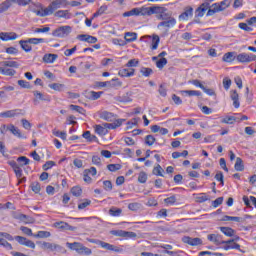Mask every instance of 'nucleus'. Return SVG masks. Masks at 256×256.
<instances>
[{"mask_svg": "<svg viewBox=\"0 0 256 256\" xmlns=\"http://www.w3.org/2000/svg\"><path fill=\"white\" fill-rule=\"evenodd\" d=\"M66 247L71 249V251H76L79 255H91V253H93L91 248L85 247L79 242H67Z\"/></svg>", "mask_w": 256, "mask_h": 256, "instance_id": "obj_1", "label": "nucleus"}, {"mask_svg": "<svg viewBox=\"0 0 256 256\" xmlns=\"http://www.w3.org/2000/svg\"><path fill=\"white\" fill-rule=\"evenodd\" d=\"M154 15H156V18L158 19V21H169L171 19H175L171 15V13H169L167 8L161 7V6H155Z\"/></svg>", "mask_w": 256, "mask_h": 256, "instance_id": "obj_2", "label": "nucleus"}, {"mask_svg": "<svg viewBox=\"0 0 256 256\" xmlns=\"http://www.w3.org/2000/svg\"><path fill=\"white\" fill-rule=\"evenodd\" d=\"M67 5H69L67 0H52L46 9L50 15H53L57 9H61V7H67Z\"/></svg>", "mask_w": 256, "mask_h": 256, "instance_id": "obj_3", "label": "nucleus"}, {"mask_svg": "<svg viewBox=\"0 0 256 256\" xmlns=\"http://www.w3.org/2000/svg\"><path fill=\"white\" fill-rule=\"evenodd\" d=\"M175 25H177V20L175 18H170V20H162L158 23L157 29L163 33H169V29H173Z\"/></svg>", "mask_w": 256, "mask_h": 256, "instance_id": "obj_4", "label": "nucleus"}, {"mask_svg": "<svg viewBox=\"0 0 256 256\" xmlns=\"http://www.w3.org/2000/svg\"><path fill=\"white\" fill-rule=\"evenodd\" d=\"M71 31H73L71 26H60L52 32V35L53 37H58L60 39H63L65 37H69V35L71 34Z\"/></svg>", "mask_w": 256, "mask_h": 256, "instance_id": "obj_5", "label": "nucleus"}, {"mask_svg": "<svg viewBox=\"0 0 256 256\" xmlns=\"http://www.w3.org/2000/svg\"><path fill=\"white\" fill-rule=\"evenodd\" d=\"M42 249H48L53 253H67V250L63 246L51 242H43Z\"/></svg>", "mask_w": 256, "mask_h": 256, "instance_id": "obj_6", "label": "nucleus"}, {"mask_svg": "<svg viewBox=\"0 0 256 256\" xmlns=\"http://www.w3.org/2000/svg\"><path fill=\"white\" fill-rule=\"evenodd\" d=\"M2 128L3 129H1V133H5V129H6V131H10L12 135H14L15 137H18V139H25V136L21 134V130H19V128L15 127V125L13 124H10L8 126L3 125Z\"/></svg>", "mask_w": 256, "mask_h": 256, "instance_id": "obj_7", "label": "nucleus"}, {"mask_svg": "<svg viewBox=\"0 0 256 256\" xmlns=\"http://www.w3.org/2000/svg\"><path fill=\"white\" fill-rule=\"evenodd\" d=\"M238 63H251L256 61V55L253 53H240L236 57Z\"/></svg>", "mask_w": 256, "mask_h": 256, "instance_id": "obj_8", "label": "nucleus"}, {"mask_svg": "<svg viewBox=\"0 0 256 256\" xmlns=\"http://www.w3.org/2000/svg\"><path fill=\"white\" fill-rule=\"evenodd\" d=\"M15 241L19 243V245H24L25 247H30V249H35V242L23 237V236H15Z\"/></svg>", "mask_w": 256, "mask_h": 256, "instance_id": "obj_9", "label": "nucleus"}, {"mask_svg": "<svg viewBox=\"0 0 256 256\" xmlns=\"http://www.w3.org/2000/svg\"><path fill=\"white\" fill-rule=\"evenodd\" d=\"M155 7L156 6H152V7L142 6L138 8L139 17H145V16L149 17L151 15H155Z\"/></svg>", "mask_w": 256, "mask_h": 256, "instance_id": "obj_10", "label": "nucleus"}, {"mask_svg": "<svg viewBox=\"0 0 256 256\" xmlns=\"http://www.w3.org/2000/svg\"><path fill=\"white\" fill-rule=\"evenodd\" d=\"M112 235H116V237H125L126 239H135V237H137V233L125 230L113 231Z\"/></svg>", "mask_w": 256, "mask_h": 256, "instance_id": "obj_11", "label": "nucleus"}, {"mask_svg": "<svg viewBox=\"0 0 256 256\" xmlns=\"http://www.w3.org/2000/svg\"><path fill=\"white\" fill-rule=\"evenodd\" d=\"M182 242L192 247H197V245H203V240L201 238H191L189 236H184Z\"/></svg>", "mask_w": 256, "mask_h": 256, "instance_id": "obj_12", "label": "nucleus"}, {"mask_svg": "<svg viewBox=\"0 0 256 256\" xmlns=\"http://www.w3.org/2000/svg\"><path fill=\"white\" fill-rule=\"evenodd\" d=\"M98 245H100L102 249H106V251H114V253H121V249L113 244H109L103 241H98Z\"/></svg>", "mask_w": 256, "mask_h": 256, "instance_id": "obj_13", "label": "nucleus"}, {"mask_svg": "<svg viewBox=\"0 0 256 256\" xmlns=\"http://www.w3.org/2000/svg\"><path fill=\"white\" fill-rule=\"evenodd\" d=\"M189 17H193V7L187 6L184 12L179 15V21H189Z\"/></svg>", "mask_w": 256, "mask_h": 256, "instance_id": "obj_14", "label": "nucleus"}, {"mask_svg": "<svg viewBox=\"0 0 256 256\" xmlns=\"http://www.w3.org/2000/svg\"><path fill=\"white\" fill-rule=\"evenodd\" d=\"M100 119H103L104 121L113 122L115 119H117V116L113 114V112L109 111H101L99 113Z\"/></svg>", "mask_w": 256, "mask_h": 256, "instance_id": "obj_15", "label": "nucleus"}, {"mask_svg": "<svg viewBox=\"0 0 256 256\" xmlns=\"http://www.w3.org/2000/svg\"><path fill=\"white\" fill-rule=\"evenodd\" d=\"M19 35L15 32H1L0 33V39L2 41H15Z\"/></svg>", "mask_w": 256, "mask_h": 256, "instance_id": "obj_16", "label": "nucleus"}, {"mask_svg": "<svg viewBox=\"0 0 256 256\" xmlns=\"http://www.w3.org/2000/svg\"><path fill=\"white\" fill-rule=\"evenodd\" d=\"M209 9V3H202L195 11V19L203 17Z\"/></svg>", "mask_w": 256, "mask_h": 256, "instance_id": "obj_17", "label": "nucleus"}, {"mask_svg": "<svg viewBox=\"0 0 256 256\" xmlns=\"http://www.w3.org/2000/svg\"><path fill=\"white\" fill-rule=\"evenodd\" d=\"M233 0H223L220 3H214L213 7H216L218 9V12L221 13V11H225V9H228L231 5V2Z\"/></svg>", "mask_w": 256, "mask_h": 256, "instance_id": "obj_18", "label": "nucleus"}, {"mask_svg": "<svg viewBox=\"0 0 256 256\" xmlns=\"http://www.w3.org/2000/svg\"><path fill=\"white\" fill-rule=\"evenodd\" d=\"M17 115H21V110L20 109H15V110H7L5 112L0 113V117L4 119H8L11 117H17Z\"/></svg>", "mask_w": 256, "mask_h": 256, "instance_id": "obj_19", "label": "nucleus"}, {"mask_svg": "<svg viewBox=\"0 0 256 256\" xmlns=\"http://www.w3.org/2000/svg\"><path fill=\"white\" fill-rule=\"evenodd\" d=\"M33 95L35 97L33 100L34 105H39V101H51L48 96H44L43 93L39 91H34Z\"/></svg>", "mask_w": 256, "mask_h": 256, "instance_id": "obj_20", "label": "nucleus"}, {"mask_svg": "<svg viewBox=\"0 0 256 256\" xmlns=\"http://www.w3.org/2000/svg\"><path fill=\"white\" fill-rule=\"evenodd\" d=\"M54 17H57L58 19H71L73 14H71L69 10H58L54 13Z\"/></svg>", "mask_w": 256, "mask_h": 256, "instance_id": "obj_21", "label": "nucleus"}, {"mask_svg": "<svg viewBox=\"0 0 256 256\" xmlns=\"http://www.w3.org/2000/svg\"><path fill=\"white\" fill-rule=\"evenodd\" d=\"M77 39L79 41H84L85 43H96L97 42V37L95 36H91V35H87V34H80L77 36Z\"/></svg>", "mask_w": 256, "mask_h": 256, "instance_id": "obj_22", "label": "nucleus"}, {"mask_svg": "<svg viewBox=\"0 0 256 256\" xmlns=\"http://www.w3.org/2000/svg\"><path fill=\"white\" fill-rule=\"evenodd\" d=\"M125 123V119H117L114 120V123H104V127L106 129H117L118 127H121Z\"/></svg>", "mask_w": 256, "mask_h": 256, "instance_id": "obj_23", "label": "nucleus"}, {"mask_svg": "<svg viewBox=\"0 0 256 256\" xmlns=\"http://www.w3.org/2000/svg\"><path fill=\"white\" fill-rule=\"evenodd\" d=\"M9 165L12 166V169H13L17 179H21V177H23V169H21L19 164H17V162H15V161H12V162H9Z\"/></svg>", "mask_w": 256, "mask_h": 256, "instance_id": "obj_24", "label": "nucleus"}, {"mask_svg": "<svg viewBox=\"0 0 256 256\" xmlns=\"http://www.w3.org/2000/svg\"><path fill=\"white\" fill-rule=\"evenodd\" d=\"M55 227H57V229H61L62 231H75V227L69 225V223L66 222H56Z\"/></svg>", "mask_w": 256, "mask_h": 256, "instance_id": "obj_25", "label": "nucleus"}, {"mask_svg": "<svg viewBox=\"0 0 256 256\" xmlns=\"http://www.w3.org/2000/svg\"><path fill=\"white\" fill-rule=\"evenodd\" d=\"M118 75L120 77H133L135 75V69L133 68H122L119 70Z\"/></svg>", "mask_w": 256, "mask_h": 256, "instance_id": "obj_26", "label": "nucleus"}, {"mask_svg": "<svg viewBox=\"0 0 256 256\" xmlns=\"http://www.w3.org/2000/svg\"><path fill=\"white\" fill-rule=\"evenodd\" d=\"M230 97L233 101V105H234L235 109H239V107H241V104L239 102V94L237 93V90L231 91Z\"/></svg>", "mask_w": 256, "mask_h": 256, "instance_id": "obj_27", "label": "nucleus"}, {"mask_svg": "<svg viewBox=\"0 0 256 256\" xmlns=\"http://www.w3.org/2000/svg\"><path fill=\"white\" fill-rule=\"evenodd\" d=\"M94 131L95 133H97V135H100L101 137L107 135V133H109V130H107L105 128V125L101 126V125H95L94 126Z\"/></svg>", "mask_w": 256, "mask_h": 256, "instance_id": "obj_28", "label": "nucleus"}, {"mask_svg": "<svg viewBox=\"0 0 256 256\" xmlns=\"http://www.w3.org/2000/svg\"><path fill=\"white\" fill-rule=\"evenodd\" d=\"M180 94L188 95V97H201V91L197 90H182Z\"/></svg>", "mask_w": 256, "mask_h": 256, "instance_id": "obj_29", "label": "nucleus"}, {"mask_svg": "<svg viewBox=\"0 0 256 256\" xmlns=\"http://www.w3.org/2000/svg\"><path fill=\"white\" fill-rule=\"evenodd\" d=\"M58 57L59 56L57 54H45L43 56V61H44V63H55V61H57Z\"/></svg>", "mask_w": 256, "mask_h": 256, "instance_id": "obj_30", "label": "nucleus"}, {"mask_svg": "<svg viewBox=\"0 0 256 256\" xmlns=\"http://www.w3.org/2000/svg\"><path fill=\"white\" fill-rule=\"evenodd\" d=\"M222 61H224V63H233V61H235V52L225 53L222 57Z\"/></svg>", "mask_w": 256, "mask_h": 256, "instance_id": "obj_31", "label": "nucleus"}, {"mask_svg": "<svg viewBox=\"0 0 256 256\" xmlns=\"http://www.w3.org/2000/svg\"><path fill=\"white\" fill-rule=\"evenodd\" d=\"M0 73H1V75H6L7 77H13V75H15V73H17V71H15V69H11V68L0 67Z\"/></svg>", "mask_w": 256, "mask_h": 256, "instance_id": "obj_32", "label": "nucleus"}, {"mask_svg": "<svg viewBox=\"0 0 256 256\" xmlns=\"http://www.w3.org/2000/svg\"><path fill=\"white\" fill-rule=\"evenodd\" d=\"M122 213H123V209L117 208L115 206L109 209V215H111V217H121Z\"/></svg>", "mask_w": 256, "mask_h": 256, "instance_id": "obj_33", "label": "nucleus"}, {"mask_svg": "<svg viewBox=\"0 0 256 256\" xmlns=\"http://www.w3.org/2000/svg\"><path fill=\"white\" fill-rule=\"evenodd\" d=\"M124 39H125V41H127V43H133V41H137V33L126 32Z\"/></svg>", "mask_w": 256, "mask_h": 256, "instance_id": "obj_34", "label": "nucleus"}, {"mask_svg": "<svg viewBox=\"0 0 256 256\" xmlns=\"http://www.w3.org/2000/svg\"><path fill=\"white\" fill-rule=\"evenodd\" d=\"M30 43L28 42V40H20L19 41V45L21 46V48L23 49V51H25L26 53H30V51L33 50V48L31 47V45H29Z\"/></svg>", "mask_w": 256, "mask_h": 256, "instance_id": "obj_35", "label": "nucleus"}, {"mask_svg": "<svg viewBox=\"0 0 256 256\" xmlns=\"http://www.w3.org/2000/svg\"><path fill=\"white\" fill-rule=\"evenodd\" d=\"M220 231L226 235V237H235V230L230 227H220Z\"/></svg>", "mask_w": 256, "mask_h": 256, "instance_id": "obj_36", "label": "nucleus"}, {"mask_svg": "<svg viewBox=\"0 0 256 256\" xmlns=\"http://www.w3.org/2000/svg\"><path fill=\"white\" fill-rule=\"evenodd\" d=\"M33 237L36 239H48L51 237V232L49 231H38L37 234H34Z\"/></svg>", "mask_w": 256, "mask_h": 256, "instance_id": "obj_37", "label": "nucleus"}, {"mask_svg": "<svg viewBox=\"0 0 256 256\" xmlns=\"http://www.w3.org/2000/svg\"><path fill=\"white\" fill-rule=\"evenodd\" d=\"M237 117L235 116H226L222 118L221 123H224L225 125H233L236 123Z\"/></svg>", "mask_w": 256, "mask_h": 256, "instance_id": "obj_38", "label": "nucleus"}, {"mask_svg": "<svg viewBox=\"0 0 256 256\" xmlns=\"http://www.w3.org/2000/svg\"><path fill=\"white\" fill-rule=\"evenodd\" d=\"M222 221H236V223H243L245 219L237 216H223Z\"/></svg>", "mask_w": 256, "mask_h": 256, "instance_id": "obj_39", "label": "nucleus"}, {"mask_svg": "<svg viewBox=\"0 0 256 256\" xmlns=\"http://www.w3.org/2000/svg\"><path fill=\"white\" fill-rule=\"evenodd\" d=\"M2 67H12L14 69H19V62L17 61H3L1 62Z\"/></svg>", "mask_w": 256, "mask_h": 256, "instance_id": "obj_40", "label": "nucleus"}, {"mask_svg": "<svg viewBox=\"0 0 256 256\" xmlns=\"http://www.w3.org/2000/svg\"><path fill=\"white\" fill-rule=\"evenodd\" d=\"M123 17H139V8H133L130 11L124 12Z\"/></svg>", "mask_w": 256, "mask_h": 256, "instance_id": "obj_41", "label": "nucleus"}, {"mask_svg": "<svg viewBox=\"0 0 256 256\" xmlns=\"http://www.w3.org/2000/svg\"><path fill=\"white\" fill-rule=\"evenodd\" d=\"M235 171H244L245 166L243 165V160L239 157L236 158V163L234 165Z\"/></svg>", "mask_w": 256, "mask_h": 256, "instance_id": "obj_42", "label": "nucleus"}, {"mask_svg": "<svg viewBox=\"0 0 256 256\" xmlns=\"http://www.w3.org/2000/svg\"><path fill=\"white\" fill-rule=\"evenodd\" d=\"M11 7V0H6L0 4V13H5Z\"/></svg>", "mask_w": 256, "mask_h": 256, "instance_id": "obj_43", "label": "nucleus"}, {"mask_svg": "<svg viewBox=\"0 0 256 256\" xmlns=\"http://www.w3.org/2000/svg\"><path fill=\"white\" fill-rule=\"evenodd\" d=\"M159 41H160V38L158 35H154L152 37V44H151L152 51H155L159 47Z\"/></svg>", "mask_w": 256, "mask_h": 256, "instance_id": "obj_44", "label": "nucleus"}, {"mask_svg": "<svg viewBox=\"0 0 256 256\" xmlns=\"http://www.w3.org/2000/svg\"><path fill=\"white\" fill-rule=\"evenodd\" d=\"M163 168L161 167V165L157 164L156 167H154L152 173L153 175H156L157 177H163Z\"/></svg>", "mask_w": 256, "mask_h": 256, "instance_id": "obj_45", "label": "nucleus"}, {"mask_svg": "<svg viewBox=\"0 0 256 256\" xmlns=\"http://www.w3.org/2000/svg\"><path fill=\"white\" fill-rule=\"evenodd\" d=\"M48 87L54 91H63V89H65V84L53 83L49 84Z\"/></svg>", "mask_w": 256, "mask_h": 256, "instance_id": "obj_46", "label": "nucleus"}, {"mask_svg": "<svg viewBox=\"0 0 256 256\" xmlns=\"http://www.w3.org/2000/svg\"><path fill=\"white\" fill-rule=\"evenodd\" d=\"M140 73L143 75V77H150L151 75H153V69L142 67L140 69Z\"/></svg>", "mask_w": 256, "mask_h": 256, "instance_id": "obj_47", "label": "nucleus"}, {"mask_svg": "<svg viewBox=\"0 0 256 256\" xmlns=\"http://www.w3.org/2000/svg\"><path fill=\"white\" fill-rule=\"evenodd\" d=\"M17 162L21 165V167H23L25 165H29V163H31V160H29V158L25 156H20L17 158Z\"/></svg>", "mask_w": 256, "mask_h": 256, "instance_id": "obj_48", "label": "nucleus"}, {"mask_svg": "<svg viewBox=\"0 0 256 256\" xmlns=\"http://www.w3.org/2000/svg\"><path fill=\"white\" fill-rule=\"evenodd\" d=\"M30 187L33 193H41V184L39 182H32Z\"/></svg>", "mask_w": 256, "mask_h": 256, "instance_id": "obj_49", "label": "nucleus"}, {"mask_svg": "<svg viewBox=\"0 0 256 256\" xmlns=\"http://www.w3.org/2000/svg\"><path fill=\"white\" fill-rule=\"evenodd\" d=\"M71 193L72 195H74V197H81V193H83V190L79 186H74L71 189Z\"/></svg>", "mask_w": 256, "mask_h": 256, "instance_id": "obj_50", "label": "nucleus"}, {"mask_svg": "<svg viewBox=\"0 0 256 256\" xmlns=\"http://www.w3.org/2000/svg\"><path fill=\"white\" fill-rule=\"evenodd\" d=\"M189 155V151L184 150L183 152H173L172 158L173 159H179V157H187Z\"/></svg>", "mask_w": 256, "mask_h": 256, "instance_id": "obj_51", "label": "nucleus"}, {"mask_svg": "<svg viewBox=\"0 0 256 256\" xmlns=\"http://www.w3.org/2000/svg\"><path fill=\"white\" fill-rule=\"evenodd\" d=\"M147 179H148V176H147V173L144 172V171H141L139 174H138V182L139 183H147Z\"/></svg>", "mask_w": 256, "mask_h": 256, "instance_id": "obj_52", "label": "nucleus"}, {"mask_svg": "<svg viewBox=\"0 0 256 256\" xmlns=\"http://www.w3.org/2000/svg\"><path fill=\"white\" fill-rule=\"evenodd\" d=\"M156 139L153 137V135H147L145 137V144L148 145V147H151L155 144Z\"/></svg>", "mask_w": 256, "mask_h": 256, "instance_id": "obj_53", "label": "nucleus"}, {"mask_svg": "<svg viewBox=\"0 0 256 256\" xmlns=\"http://www.w3.org/2000/svg\"><path fill=\"white\" fill-rule=\"evenodd\" d=\"M0 245H2V247H5V249H8V251L13 250V245L7 242V240H5L4 238H0Z\"/></svg>", "mask_w": 256, "mask_h": 256, "instance_id": "obj_54", "label": "nucleus"}, {"mask_svg": "<svg viewBox=\"0 0 256 256\" xmlns=\"http://www.w3.org/2000/svg\"><path fill=\"white\" fill-rule=\"evenodd\" d=\"M28 43L30 45H39V43H45V40L43 38H30L28 39Z\"/></svg>", "mask_w": 256, "mask_h": 256, "instance_id": "obj_55", "label": "nucleus"}, {"mask_svg": "<svg viewBox=\"0 0 256 256\" xmlns=\"http://www.w3.org/2000/svg\"><path fill=\"white\" fill-rule=\"evenodd\" d=\"M108 171L115 173V171H119L121 169V164H109L107 165Z\"/></svg>", "mask_w": 256, "mask_h": 256, "instance_id": "obj_56", "label": "nucleus"}, {"mask_svg": "<svg viewBox=\"0 0 256 256\" xmlns=\"http://www.w3.org/2000/svg\"><path fill=\"white\" fill-rule=\"evenodd\" d=\"M215 179L216 181H220V185L223 187V185H225V181H224V176H223V172L218 171L215 175Z\"/></svg>", "mask_w": 256, "mask_h": 256, "instance_id": "obj_57", "label": "nucleus"}, {"mask_svg": "<svg viewBox=\"0 0 256 256\" xmlns=\"http://www.w3.org/2000/svg\"><path fill=\"white\" fill-rule=\"evenodd\" d=\"M20 231H22V233H24V235H28L29 237H33V230H31V228L29 227H25V226H22L20 227Z\"/></svg>", "mask_w": 256, "mask_h": 256, "instance_id": "obj_58", "label": "nucleus"}, {"mask_svg": "<svg viewBox=\"0 0 256 256\" xmlns=\"http://www.w3.org/2000/svg\"><path fill=\"white\" fill-rule=\"evenodd\" d=\"M165 65H167V58H160L157 62H156V67L158 69H163V67H165Z\"/></svg>", "mask_w": 256, "mask_h": 256, "instance_id": "obj_59", "label": "nucleus"}, {"mask_svg": "<svg viewBox=\"0 0 256 256\" xmlns=\"http://www.w3.org/2000/svg\"><path fill=\"white\" fill-rule=\"evenodd\" d=\"M101 95H103V92L91 91L90 92V99H92V101H97V99L101 98Z\"/></svg>", "mask_w": 256, "mask_h": 256, "instance_id": "obj_60", "label": "nucleus"}, {"mask_svg": "<svg viewBox=\"0 0 256 256\" xmlns=\"http://www.w3.org/2000/svg\"><path fill=\"white\" fill-rule=\"evenodd\" d=\"M164 203H166V205H175V203H177V198L175 196H170L164 199Z\"/></svg>", "mask_w": 256, "mask_h": 256, "instance_id": "obj_61", "label": "nucleus"}, {"mask_svg": "<svg viewBox=\"0 0 256 256\" xmlns=\"http://www.w3.org/2000/svg\"><path fill=\"white\" fill-rule=\"evenodd\" d=\"M196 199L198 203H205V201H209V196L205 193H201Z\"/></svg>", "mask_w": 256, "mask_h": 256, "instance_id": "obj_62", "label": "nucleus"}, {"mask_svg": "<svg viewBox=\"0 0 256 256\" xmlns=\"http://www.w3.org/2000/svg\"><path fill=\"white\" fill-rule=\"evenodd\" d=\"M137 65H139V60L131 59L126 63L125 67H137Z\"/></svg>", "mask_w": 256, "mask_h": 256, "instance_id": "obj_63", "label": "nucleus"}, {"mask_svg": "<svg viewBox=\"0 0 256 256\" xmlns=\"http://www.w3.org/2000/svg\"><path fill=\"white\" fill-rule=\"evenodd\" d=\"M104 185V190L105 191H112L113 190V183H111V181L106 180L103 182Z\"/></svg>", "mask_w": 256, "mask_h": 256, "instance_id": "obj_64", "label": "nucleus"}]
</instances>
